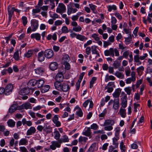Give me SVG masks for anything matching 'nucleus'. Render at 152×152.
Segmentation results:
<instances>
[{"instance_id":"obj_1","label":"nucleus","mask_w":152,"mask_h":152,"mask_svg":"<svg viewBox=\"0 0 152 152\" xmlns=\"http://www.w3.org/2000/svg\"><path fill=\"white\" fill-rule=\"evenodd\" d=\"M66 10L65 5L62 3H59L58 7L56 9V12L57 13H61L65 12Z\"/></svg>"},{"instance_id":"obj_2","label":"nucleus","mask_w":152,"mask_h":152,"mask_svg":"<svg viewBox=\"0 0 152 152\" xmlns=\"http://www.w3.org/2000/svg\"><path fill=\"white\" fill-rule=\"evenodd\" d=\"M32 91V92L34 91V89L32 88H24L20 90L19 92V94L22 95L27 94L29 93V90Z\"/></svg>"},{"instance_id":"obj_3","label":"nucleus","mask_w":152,"mask_h":152,"mask_svg":"<svg viewBox=\"0 0 152 152\" xmlns=\"http://www.w3.org/2000/svg\"><path fill=\"white\" fill-rule=\"evenodd\" d=\"M44 53L45 57L48 58H51L53 55V51L50 49L45 50Z\"/></svg>"},{"instance_id":"obj_4","label":"nucleus","mask_w":152,"mask_h":152,"mask_svg":"<svg viewBox=\"0 0 152 152\" xmlns=\"http://www.w3.org/2000/svg\"><path fill=\"white\" fill-rule=\"evenodd\" d=\"M31 27L32 28L33 31H35L37 28L38 26V21L36 20H33L31 22Z\"/></svg>"},{"instance_id":"obj_5","label":"nucleus","mask_w":152,"mask_h":152,"mask_svg":"<svg viewBox=\"0 0 152 152\" xmlns=\"http://www.w3.org/2000/svg\"><path fill=\"white\" fill-rule=\"evenodd\" d=\"M121 91V89L120 88L116 89L114 93L112 94L113 97L115 98V99H119Z\"/></svg>"},{"instance_id":"obj_6","label":"nucleus","mask_w":152,"mask_h":152,"mask_svg":"<svg viewBox=\"0 0 152 152\" xmlns=\"http://www.w3.org/2000/svg\"><path fill=\"white\" fill-rule=\"evenodd\" d=\"M97 49H98L97 48V46L95 45L92 46L91 47L92 54L93 55H96L97 56H100V55L99 54V53L97 50Z\"/></svg>"},{"instance_id":"obj_7","label":"nucleus","mask_w":152,"mask_h":152,"mask_svg":"<svg viewBox=\"0 0 152 152\" xmlns=\"http://www.w3.org/2000/svg\"><path fill=\"white\" fill-rule=\"evenodd\" d=\"M64 77L62 73L60 72L56 75V79L57 82H61L63 81Z\"/></svg>"},{"instance_id":"obj_8","label":"nucleus","mask_w":152,"mask_h":152,"mask_svg":"<svg viewBox=\"0 0 152 152\" xmlns=\"http://www.w3.org/2000/svg\"><path fill=\"white\" fill-rule=\"evenodd\" d=\"M119 99H115L114 100L113 108L115 110L118 109L119 107Z\"/></svg>"},{"instance_id":"obj_9","label":"nucleus","mask_w":152,"mask_h":152,"mask_svg":"<svg viewBox=\"0 0 152 152\" xmlns=\"http://www.w3.org/2000/svg\"><path fill=\"white\" fill-rule=\"evenodd\" d=\"M13 86L12 85L11 83L8 84L7 85L5 89V90L6 94H7V93L12 92L13 89Z\"/></svg>"},{"instance_id":"obj_10","label":"nucleus","mask_w":152,"mask_h":152,"mask_svg":"<svg viewBox=\"0 0 152 152\" xmlns=\"http://www.w3.org/2000/svg\"><path fill=\"white\" fill-rule=\"evenodd\" d=\"M17 104H12L9 109V113H12L17 110Z\"/></svg>"},{"instance_id":"obj_11","label":"nucleus","mask_w":152,"mask_h":152,"mask_svg":"<svg viewBox=\"0 0 152 152\" xmlns=\"http://www.w3.org/2000/svg\"><path fill=\"white\" fill-rule=\"evenodd\" d=\"M36 131V129L34 127H31L27 131L26 135H30L34 133Z\"/></svg>"},{"instance_id":"obj_12","label":"nucleus","mask_w":152,"mask_h":152,"mask_svg":"<svg viewBox=\"0 0 152 152\" xmlns=\"http://www.w3.org/2000/svg\"><path fill=\"white\" fill-rule=\"evenodd\" d=\"M58 65L56 62H52L49 65V67L51 70L54 71L58 67Z\"/></svg>"},{"instance_id":"obj_13","label":"nucleus","mask_w":152,"mask_h":152,"mask_svg":"<svg viewBox=\"0 0 152 152\" xmlns=\"http://www.w3.org/2000/svg\"><path fill=\"white\" fill-rule=\"evenodd\" d=\"M121 105L124 108H126L127 105V97H124V98H121Z\"/></svg>"},{"instance_id":"obj_14","label":"nucleus","mask_w":152,"mask_h":152,"mask_svg":"<svg viewBox=\"0 0 152 152\" xmlns=\"http://www.w3.org/2000/svg\"><path fill=\"white\" fill-rule=\"evenodd\" d=\"M44 53L43 51H41L38 54V60L40 62L43 61L45 59V57L43 56Z\"/></svg>"},{"instance_id":"obj_15","label":"nucleus","mask_w":152,"mask_h":152,"mask_svg":"<svg viewBox=\"0 0 152 152\" xmlns=\"http://www.w3.org/2000/svg\"><path fill=\"white\" fill-rule=\"evenodd\" d=\"M31 37L32 39L35 38L37 40H40L41 38L40 35L38 33L32 34L31 35Z\"/></svg>"},{"instance_id":"obj_16","label":"nucleus","mask_w":152,"mask_h":152,"mask_svg":"<svg viewBox=\"0 0 152 152\" xmlns=\"http://www.w3.org/2000/svg\"><path fill=\"white\" fill-rule=\"evenodd\" d=\"M61 90L64 92H67L70 89L69 86L68 84H63L61 87Z\"/></svg>"},{"instance_id":"obj_17","label":"nucleus","mask_w":152,"mask_h":152,"mask_svg":"<svg viewBox=\"0 0 152 152\" xmlns=\"http://www.w3.org/2000/svg\"><path fill=\"white\" fill-rule=\"evenodd\" d=\"M120 115L122 118H124L126 116V110L125 109H122L121 108L119 113Z\"/></svg>"},{"instance_id":"obj_18","label":"nucleus","mask_w":152,"mask_h":152,"mask_svg":"<svg viewBox=\"0 0 152 152\" xmlns=\"http://www.w3.org/2000/svg\"><path fill=\"white\" fill-rule=\"evenodd\" d=\"M35 71L36 74L39 75H42L44 72L43 69L40 67L35 69Z\"/></svg>"},{"instance_id":"obj_19","label":"nucleus","mask_w":152,"mask_h":152,"mask_svg":"<svg viewBox=\"0 0 152 152\" xmlns=\"http://www.w3.org/2000/svg\"><path fill=\"white\" fill-rule=\"evenodd\" d=\"M37 80L34 79L31 80L28 82V86H34L37 84Z\"/></svg>"},{"instance_id":"obj_20","label":"nucleus","mask_w":152,"mask_h":152,"mask_svg":"<svg viewBox=\"0 0 152 152\" xmlns=\"http://www.w3.org/2000/svg\"><path fill=\"white\" fill-rule=\"evenodd\" d=\"M50 88V87L49 85H45V86L43 87L41 89V92L42 93H45L48 91Z\"/></svg>"},{"instance_id":"obj_21","label":"nucleus","mask_w":152,"mask_h":152,"mask_svg":"<svg viewBox=\"0 0 152 152\" xmlns=\"http://www.w3.org/2000/svg\"><path fill=\"white\" fill-rule=\"evenodd\" d=\"M144 69V67L143 66H141L137 69V72L138 75H141L142 74V71Z\"/></svg>"},{"instance_id":"obj_22","label":"nucleus","mask_w":152,"mask_h":152,"mask_svg":"<svg viewBox=\"0 0 152 152\" xmlns=\"http://www.w3.org/2000/svg\"><path fill=\"white\" fill-rule=\"evenodd\" d=\"M121 61H118L116 60L113 64V65L115 69L118 68L121 65Z\"/></svg>"},{"instance_id":"obj_23","label":"nucleus","mask_w":152,"mask_h":152,"mask_svg":"<svg viewBox=\"0 0 152 152\" xmlns=\"http://www.w3.org/2000/svg\"><path fill=\"white\" fill-rule=\"evenodd\" d=\"M61 82H57V81L54 83V85L56 89L58 90H61L62 85L60 83Z\"/></svg>"},{"instance_id":"obj_24","label":"nucleus","mask_w":152,"mask_h":152,"mask_svg":"<svg viewBox=\"0 0 152 152\" xmlns=\"http://www.w3.org/2000/svg\"><path fill=\"white\" fill-rule=\"evenodd\" d=\"M115 79V78L113 75H110L108 76V74L106 75L105 78V81L106 82L108 81L109 80H114Z\"/></svg>"},{"instance_id":"obj_25","label":"nucleus","mask_w":152,"mask_h":152,"mask_svg":"<svg viewBox=\"0 0 152 152\" xmlns=\"http://www.w3.org/2000/svg\"><path fill=\"white\" fill-rule=\"evenodd\" d=\"M37 84L38 87V88L42 87L44 83V81L42 79H39L37 80Z\"/></svg>"},{"instance_id":"obj_26","label":"nucleus","mask_w":152,"mask_h":152,"mask_svg":"<svg viewBox=\"0 0 152 152\" xmlns=\"http://www.w3.org/2000/svg\"><path fill=\"white\" fill-rule=\"evenodd\" d=\"M115 136L116 137L115 138H117L118 139H119V132H120V128L119 127H117L115 129Z\"/></svg>"},{"instance_id":"obj_27","label":"nucleus","mask_w":152,"mask_h":152,"mask_svg":"<svg viewBox=\"0 0 152 152\" xmlns=\"http://www.w3.org/2000/svg\"><path fill=\"white\" fill-rule=\"evenodd\" d=\"M139 143V141H135L134 142V143L131 145V148L133 149H137L138 148V146L137 144Z\"/></svg>"},{"instance_id":"obj_28","label":"nucleus","mask_w":152,"mask_h":152,"mask_svg":"<svg viewBox=\"0 0 152 152\" xmlns=\"http://www.w3.org/2000/svg\"><path fill=\"white\" fill-rule=\"evenodd\" d=\"M107 8L108 11L110 12L112 10H116L117 9L116 6L115 5H113L112 6L111 5H109Z\"/></svg>"},{"instance_id":"obj_29","label":"nucleus","mask_w":152,"mask_h":152,"mask_svg":"<svg viewBox=\"0 0 152 152\" xmlns=\"http://www.w3.org/2000/svg\"><path fill=\"white\" fill-rule=\"evenodd\" d=\"M7 123L9 126L13 127L15 125V123L13 120L10 119L8 121Z\"/></svg>"},{"instance_id":"obj_30","label":"nucleus","mask_w":152,"mask_h":152,"mask_svg":"<svg viewBox=\"0 0 152 152\" xmlns=\"http://www.w3.org/2000/svg\"><path fill=\"white\" fill-rule=\"evenodd\" d=\"M23 105L24 108L26 109H31L32 108V107L31 105V104L29 103H26L25 104H23Z\"/></svg>"},{"instance_id":"obj_31","label":"nucleus","mask_w":152,"mask_h":152,"mask_svg":"<svg viewBox=\"0 0 152 152\" xmlns=\"http://www.w3.org/2000/svg\"><path fill=\"white\" fill-rule=\"evenodd\" d=\"M113 144L115 145V148H117L118 147V139L114 137L113 139Z\"/></svg>"},{"instance_id":"obj_32","label":"nucleus","mask_w":152,"mask_h":152,"mask_svg":"<svg viewBox=\"0 0 152 152\" xmlns=\"http://www.w3.org/2000/svg\"><path fill=\"white\" fill-rule=\"evenodd\" d=\"M76 109H78V111L77 112V115L80 117L82 116L83 113L81 109L78 106H77L75 107Z\"/></svg>"},{"instance_id":"obj_33","label":"nucleus","mask_w":152,"mask_h":152,"mask_svg":"<svg viewBox=\"0 0 152 152\" xmlns=\"http://www.w3.org/2000/svg\"><path fill=\"white\" fill-rule=\"evenodd\" d=\"M90 131L91 130L90 128L88 127L87 128V130L85 132H83V134L89 137L90 136L91 134Z\"/></svg>"},{"instance_id":"obj_34","label":"nucleus","mask_w":152,"mask_h":152,"mask_svg":"<svg viewBox=\"0 0 152 152\" xmlns=\"http://www.w3.org/2000/svg\"><path fill=\"white\" fill-rule=\"evenodd\" d=\"M76 38L81 41H83L85 39H87V38L86 37L80 34H77Z\"/></svg>"},{"instance_id":"obj_35","label":"nucleus","mask_w":152,"mask_h":152,"mask_svg":"<svg viewBox=\"0 0 152 152\" xmlns=\"http://www.w3.org/2000/svg\"><path fill=\"white\" fill-rule=\"evenodd\" d=\"M96 78L95 77H93L90 82L89 88H91L93 87V84L94 82L96 80Z\"/></svg>"},{"instance_id":"obj_36","label":"nucleus","mask_w":152,"mask_h":152,"mask_svg":"<svg viewBox=\"0 0 152 152\" xmlns=\"http://www.w3.org/2000/svg\"><path fill=\"white\" fill-rule=\"evenodd\" d=\"M27 142V141L26 139L23 138L21 139L19 142V145H25Z\"/></svg>"},{"instance_id":"obj_37","label":"nucleus","mask_w":152,"mask_h":152,"mask_svg":"<svg viewBox=\"0 0 152 152\" xmlns=\"http://www.w3.org/2000/svg\"><path fill=\"white\" fill-rule=\"evenodd\" d=\"M13 58L16 60L18 61L19 59V51L18 50H17L14 53Z\"/></svg>"},{"instance_id":"obj_38","label":"nucleus","mask_w":152,"mask_h":152,"mask_svg":"<svg viewBox=\"0 0 152 152\" xmlns=\"http://www.w3.org/2000/svg\"><path fill=\"white\" fill-rule=\"evenodd\" d=\"M125 91L128 95H130L131 92V88L130 87H128L124 88Z\"/></svg>"},{"instance_id":"obj_39","label":"nucleus","mask_w":152,"mask_h":152,"mask_svg":"<svg viewBox=\"0 0 152 152\" xmlns=\"http://www.w3.org/2000/svg\"><path fill=\"white\" fill-rule=\"evenodd\" d=\"M114 121L112 120H105V126L106 124H110L111 126L113 125L114 124Z\"/></svg>"},{"instance_id":"obj_40","label":"nucleus","mask_w":152,"mask_h":152,"mask_svg":"<svg viewBox=\"0 0 152 152\" xmlns=\"http://www.w3.org/2000/svg\"><path fill=\"white\" fill-rule=\"evenodd\" d=\"M82 29L81 27L79 26L74 27L72 28V30L76 32H80Z\"/></svg>"},{"instance_id":"obj_41","label":"nucleus","mask_w":152,"mask_h":152,"mask_svg":"<svg viewBox=\"0 0 152 152\" xmlns=\"http://www.w3.org/2000/svg\"><path fill=\"white\" fill-rule=\"evenodd\" d=\"M115 75L118 77L119 78H123L124 77V75L122 74L121 72H116Z\"/></svg>"},{"instance_id":"obj_42","label":"nucleus","mask_w":152,"mask_h":152,"mask_svg":"<svg viewBox=\"0 0 152 152\" xmlns=\"http://www.w3.org/2000/svg\"><path fill=\"white\" fill-rule=\"evenodd\" d=\"M55 134L54 138L56 140H58L60 137V134L59 132L57 131H56L54 132Z\"/></svg>"},{"instance_id":"obj_43","label":"nucleus","mask_w":152,"mask_h":152,"mask_svg":"<svg viewBox=\"0 0 152 152\" xmlns=\"http://www.w3.org/2000/svg\"><path fill=\"white\" fill-rule=\"evenodd\" d=\"M7 10L8 13V15H13L14 11L12 7H11L10 6H9L7 8Z\"/></svg>"},{"instance_id":"obj_44","label":"nucleus","mask_w":152,"mask_h":152,"mask_svg":"<svg viewBox=\"0 0 152 152\" xmlns=\"http://www.w3.org/2000/svg\"><path fill=\"white\" fill-rule=\"evenodd\" d=\"M114 15L120 20H121L122 19V16L118 12H115L114 13Z\"/></svg>"},{"instance_id":"obj_45","label":"nucleus","mask_w":152,"mask_h":152,"mask_svg":"<svg viewBox=\"0 0 152 152\" xmlns=\"http://www.w3.org/2000/svg\"><path fill=\"white\" fill-rule=\"evenodd\" d=\"M91 37L96 41H99V38L98 37V35L96 34H92Z\"/></svg>"},{"instance_id":"obj_46","label":"nucleus","mask_w":152,"mask_h":152,"mask_svg":"<svg viewBox=\"0 0 152 152\" xmlns=\"http://www.w3.org/2000/svg\"><path fill=\"white\" fill-rule=\"evenodd\" d=\"M87 139V138L86 137L81 136L79 137L78 141L80 142H81L83 141L86 142Z\"/></svg>"},{"instance_id":"obj_47","label":"nucleus","mask_w":152,"mask_h":152,"mask_svg":"<svg viewBox=\"0 0 152 152\" xmlns=\"http://www.w3.org/2000/svg\"><path fill=\"white\" fill-rule=\"evenodd\" d=\"M64 64L65 66V69L67 70H69L70 68L69 64L67 61H64Z\"/></svg>"},{"instance_id":"obj_48","label":"nucleus","mask_w":152,"mask_h":152,"mask_svg":"<svg viewBox=\"0 0 152 152\" xmlns=\"http://www.w3.org/2000/svg\"><path fill=\"white\" fill-rule=\"evenodd\" d=\"M84 72H82V73H81V74L80 75L79 77V79L78 80L77 82V83H80V82H81V81L83 78V77L84 76Z\"/></svg>"},{"instance_id":"obj_49","label":"nucleus","mask_w":152,"mask_h":152,"mask_svg":"<svg viewBox=\"0 0 152 152\" xmlns=\"http://www.w3.org/2000/svg\"><path fill=\"white\" fill-rule=\"evenodd\" d=\"M120 148L121 151L126 150V147L125 145H124L123 141H121L120 143Z\"/></svg>"},{"instance_id":"obj_50","label":"nucleus","mask_w":152,"mask_h":152,"mask_svg":"<svg viewBox=\"0 0 152 152\" xmlns=\"http://www.w3.org/2000/svg\"><path fill=\"white\" fill-rule=\"evenodd\" d=\"M32 54V52L31 51H28V52L24 55L25 56L28 58L31 56Z\"/></svg>"},{"instance_id":"obj_51","label":"nucleus","mask_w":152,"mask_h":152,"mask_svg":"<svg viewBox=\"0 0 152 152\" xmlns=\"http://www.w3.org/2000/svg\"><path fill=\"white\" fill-rule=\"evenodd\" d=\"M140 105L139 104H137L136 103H135L134 104V111L135 112H137V108L138 107H140Z\"/></svg>"},{"instance_id":"obj_52","label":"nucleus","mask_w":152,"mask_h":152,"mask_svg":"<svg viewBox=\"0 0 152 152\" xmlns=\"http://www.w3.org/2000/svg\"><path fill=\"white\" fill-rule=\"evenodd\" d=\"M69 57L68 55L64 56L62 58V61L64 62V61H67L69 60Z\"/></svg>"},{"instance_id":"obj_53","label":"nucleus","mask_w":152,"mask_h":152,"mask_svg":"<svg viewBox=\"0 0 152 152\" xmlns=\"http://www.w3.org/2000/svg\"><path fill=\"white\" fill-rule=\"evenodd\" d=\"M22 20L23 25L25 26L27 23V18L25 16L23 17L22 18Z\"/></svg>"},{"instance_id":"obj_54","label":"nucleus","mask_w":152,"mask_h":152,"mask_svg":"<svg viewBox=\"0 0 152 152\" xmlns=\"http://www.w3.org/2000/svg\"><path fill=\"white\" fill-rule=\"evenodd\" d=\"M117 20L115 17L113 16L111 17V24H115L117 22Z\"/></svg>"},{"instance_id":"obj_55","label":"nucleus","mask_w":152,"mask_h":152,"mask_svg":"<svg viewBox=\"0 0 152 152\" xmlns=\"http://www.w3.org/2000/svg\"><path fill=\"white\" fill-rule=\"evenodd\" d=\"M107 89L106 92L109 93L112 92L113 90V87H109L107 86L105 87V89Z\"/></svg>"},{"instance_id":"obj_56","label":"nucleus","mask_w":152,"mask_h":152,"mask_svg":"<svg viewBox=\"0 0 152 152\" xmlns=\"http://www.w3.org/2000/svg\"><path fill=\"white\" fill-rule=\"evenodd\" d=\"M91 48L90 47H87L86 49V53L87 55H89L91 53Z\"/></svg>"},{"instance_id":"obj_57","label":"nucleus","mask_w":152,"mask_h":152,"mask_svg":"<svg viewBox=\"0 0 152 152\" xmlns=\"http://www.w3.org/2000/svg\"><path fill=\"white\" fill-rule=\"evenodd\" d=\"M129 55V52L128 51H126L124 52L123 53L122 56L123 58H127L128 55Z\"/></svg>"},{"instance_id":"obj_58","label":"nucleus","mask_w":152,"mask_h":152,"mask_svg":"<svg viewBox=\"0 0 152 152\" xmlns=\"http://www.w3.org/2000/svg\"><path fill=\"white\" fill-rule=\"evenodd\" d=\"M62 31L63 33H67L68 32V28L66 26H63L62 28Z\"/></svg>"},{"instance_id":"obj_59","label":"nucleus","mask_w":152,"mask_h":152,"mask_svg":"<svg viewBox=\"0 0 152 152\" xmlns=\"http://www.w3.org/2000/svg\"><path fill=\"white\" fill-rule=\"evenodd\" d=\"M40 11V9L37 8L36 9H33L32 10V14L33 15H34V14L39 13Z\"/></svg>"},{"instance_id":"obj_60","label":"nucleus","mask_w":152,"mask_h":152,"mask_svg":"<svg viewBox=\"0 0 152 152\" xmlns=\"http://www.w3.org/2000/svg\"><path fill=\"white\" fill-rule=\"evenodd\" d=\"M145 120V118L142 115L138 122V124H140L144 122Z\"/></svg>"},{"instance_id":"obj_61","label":"nucleus","mask_w":152,"mask_h":152,"mask_svg":"<svg viewBox=\"0 0 152 152\" xmlns=\"http://www.w3.org/2000/svg\"><path fill=\"white\" fill-rule=\"evenodd\" d=\"M63 137V138L62 139L63 142H68L69 141V139L67 136L66 135H64Z\"/></svg>"},{"instance_id":"obj_62","label":"nucleus","mask_w":152,"mask_h":152,"mask_svg":"<svg viewBox=\"0 0 152 152\" xmlns=\"http://www.w3.org/2000/svg\"><path fill=\"white\" fill-rule=\"evenodd\" d=\"M19 148L22 152H28L27 149L25 147H20Z\"/></svg>"},{"instance_id":"obj_63","label":"nucleus","mask_w":152,"mask_h":152,"mask_svg":"<svg viewBox=\"0 0 152 152\" xmlns=\"http://www.w3.org/2000/svg\"><path fill=\"white\" fill-rule=\"evenodd\" d=\"M50 17L53 18V20H55L56 18L58 17V15L56 13H54L52 15H50Z\"/></svg>"},{"instance_id":"obj_64","label":"nucleus","mask_w":152,"mask_h":152,"mask_svg":"<svg viewBox=\"0 0 152 152\" xmlns=\"http://www.w3.org/2000/svg\"><path fill=\"white\" fill-rule=\"evenodd\" d=\"M90 8L94 13L96 12L95 10V6L93 4H90L89 5Z\"/></svg>"}]
</instances>
